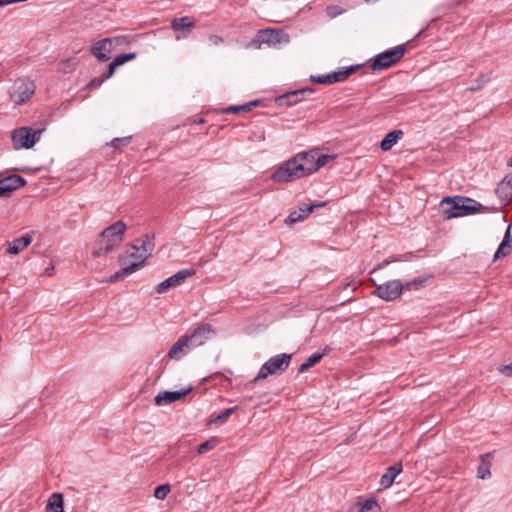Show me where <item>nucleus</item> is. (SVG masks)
I'll return each mask as SVG.
<instances>
[{
  "instance_id": "nucleus-1",
  "label": "nucleus",
  "mask_w": 512,
  "mask_h": 512,
  "mask_svg": "<svg viewBox=\"0 0 512 512\" xmlns=\"http://www.w3.org/2000/svg\"><path fill=\"white\" fill-rule=\"evenodd\" d=\"M334 158V155L319 154L316 150L299 152L273 167L270 178L278 184L294 182L313 174Z\"/></svg>"
},
{
  "instance_id": "nucleus-2",
  "label": "nucleus",
  "mask_w": 512,
  "mask_h": 512,
  "mask_svg": "<svg viewBox=\"0 0 512 512\" xmlns=\"http://www.w3.org/2000/svg\"><path fill=\"white\" fill-rule=\"evenodd\" d=\"M440 208L446 219H452L480 212L482 205L473 199L455 196L442 199Z\"/></svg>"
},
{
  "instance_id": "nucleus-3",
  "label": "nucleus",
  "mask_w": 512,
  "mask_h": 512,
  "mask_svg": "<svg viewBox=\"0 0 512 512\" xmlns=\"http://www.w3.org/2000/svg\"><path fill=\"white\" fill-rule=\"evenodd\" d=\"M126 229L123 221H117L106 228L100 235L93 255L101 256L114 250L122 242Z\"/></svg>"
},
{
  "instance_id": "nucleus-4",
  "label": "nucleus",
  "mask_w": 512,
  "mask_h": 512,
  "mask_svg": "<svg viewBox=\"0 0 512 512\" xmlns=\"http://www.w3.org/2000/svg\"><path fill=\"white\" fill-rule=\"evenodd\" d=\"M151 249L152 244L150 241H143L140 245H131L127 248L125 253L119 257V260L127 261L126 265H135L132 267V272L134 273L144 266Z\"/></svg>"
},
{
  "instance_id": "nucleus-5",
  "label": "nucleus",
  "mask_w": 512,
  "mask_h": 512,
  "mask_svg": "<svg viewBox=\"0 0 512 512\" xmlns=\"http://www.w3.org/2000/svg\"><path fill=\"white\" fill-rule=\"evenodd\" d=\"M290 360L291 354L286 353L271 357L262 365L258 375L254 378V382L261 381L269 375H276L284 372L289 367Z\"/></svg>"
},
{
  "instance_id": "nucleus-6",
  "label": "nucleus",
  "mask_w": 512,
  "mask_h": 512,
  "mask_svg": "<svg viewBox=\"0 0 512 512\" xmlns=\"http://www.w3.org/2000/svg\"><path fill=\"white\" fill-rule=\"evenodd\" d=\"M405 53L403 46H396L375 56L372 63L374 71L383 70L398 62Z\"/></svg>"
},
{
  "instance_id": "nucleus-7",
  "label": "nucleus",
  "mask_w": 512,
  "mask_h": 512,
  "mask_svg": "<svg viewBox=\"0 0 512 512\" xmlns=\"http://www.w3.org/2000/svg\"><path fill=\"white\" fill-rule=\"evenodd\" d=\"M35 92V85L28 79L15 81L10 92L11 98L16 104H23L28 101Z\"/></svg>"
},
{
  "instance_id": "nucleus-8",
  "label": "nucleus",
  "mask_w": 512,
  "mask_h": 512,
  "mask_svg": "<svg viewBox=\"0 0 512 512\" xmlns=\"http://www.w3.org/2000/svg\"><path fill=\"white\" fill-rule=\"evenodd\" d=\"M11 139L15 149H29L33 147L38 137L37 133L32 128L22 127L12 132Z\"/></svg>"
},
{
  "instance_id": "nucleus-9",
  "label": "nucleus",
  "mask_w": 512,
  "mask_h": 512,
  "mask_svg": "<svg viewBox=\"0 0 512 512\" xmlns=\"http://www.w3.org/2000/svg\"><path fill=\"white\" fill-rule=\"evenodd\" d=\"M194 273L195 271L190 269L180 270L174 275L168 277L167 279L157 284L155 286V292L158 294L166 293L170 289L182 285L189 277L193 276Z\"/></svg>"
},
{
  "instance_id": "nucleus-10",
  "label": "nucleus",
  "mask_w": 512,
  "mask_h": 512,
  "mask_svg": "<svg viewBox=\"0 0 512 512\" xmlns=\"http://www.w3.org/2000/svg\"><path fill=\"white\" fill-rule=\"evenodd\" d=\"M403 291V284L399 280H390L376 287L375 294L385 300H396Z\"/></svg>"
},
{
  "instance_id": "nucleus-11",
  "label": "nucleus",
  "mask_w": 512,
  "mask_h": 512,
  "mask_svg": "<svg viewBox=\"0 0 512 512\" xmlns=\"http://www.w3.org/2000/svg\"><path fill=\"white\" fill-rule=\"evenodd\" d=\"M216 334L215 328L211 324H202L195 328L188 336V340L193 348L204 345L212 336Z\"/></svg>"
},
{
  "instance_id": "nucleus-12",
  "label": "nucleus",
  "mask_w": 512,
  "mask_h": 512,
  "mask_svg": "<svg viewBox=\"0 0 512 512\" xmlns=\"http://www.w3.org/2000/svg\"><path fill=\"white\" fill-rule=\"evenodd\" d=\"M192 386H188L179 391H160L154 398L157 406H166L183 399L192 391Z\"/></svg>"
},
{
  "instance_id": "nucleus-13",
  "label": "nucleus",
  "mask_w": 512,
  "mask_h": 512,
  "mask_svg": "<svg viewBox=\"0 0 512 512\" xmlns=\"http://www.w3.org/2000/svg\"><path fill=\"white\" fill-rule=\"evenodd\" d=\"M354 66L335 71L322 76H311V81L318 84H332L346 80L349 75L355 70Z\"/></svg>"
},
{
  "instance_id": "nucleus-14",
  "label": "nucleus",
  "mask_w": 512,
  "mask_h": 512,
  "mask_svg": "<svg viewBox=\"0 0 512 512\" xmlns=\"http://www.w3.org/2000/svg\"><path fill=\"white\" fill-rule=\"evenodd\" d=\"M26 181L19 175H9L0 179V197H8L10 194L23 187Z\"/></svg>"
},
{
  "instance_id": "nucleus-15",
  "label": "nucleus",
  "mask_w": 512,
  "mask_h": 512,
  "mask_svg": "<svg viewBox=\"0 0 512 512\" xmlns=\"http://www.w3.org/2000/svg\"><path fill=\"white\" fill-rule=\"evenodd\" d=\"M194 27L195 21L187 16L171 20V28L177 33L176 40L187 38Z\"/></svg>"
},
{
  "instance_id": "nucleus-16",
  "label": "nucleus",
  "mask_w": 512,
  "mask_h": 512,
  "mask_svg": "<svg viewBox=\"0 0 512 512\" xmlns=\"http://www.w3.org/2000/svg\"><path fill=\"white\" fill-rule=\"evenodd\" d=\"M192 349H194L189 340L188 336L182 335L178 338V340L172 345L168 352V356L170 359L179 360L185 355H187Z\"/></svg>"
},
{
  "instance_id": "nucleus-17",
  "label": "nucleus",
  "mask_w": 512,
  "mask_h": 512,
  "mask_svg": "<svg viewBox=\"0 0 512 512\" xmlns=\"http://www.w3.org/2000/svg\"><path fill=\"white\" fill-rule=\"evenodd\" d=\"M312 93L313 89L311 88L294 90L278 97L277 103L279 105H296L304 99L305 95H310Z\"/></svg>"
},
{
  "instance_id": "nucleus-18",
  "label": "nucleus",
  "mask_w": 512,
  "mask_h": 512,
  "mask_svg": "<svg viewBox=\"0 0 512 512\" xmlns=\"http://www.w3.org/2000/svg\"><path fill=\"white\" fill-rule=\"evenodd\" d=\"M113 47L108 38L95 42L91 47V54L100 61H107L111 57Z\"/></svg>"
},
{
  "instance_id": "nucleus-19",
  "label": "nucleus",
  "mask_w": 512,
  "mask_h": 512,
  "mask_svg": "<svg viewBox=\"0 0 512 512\" xmlns=\"http://www.w3.org/2000/svg\"><path fill=\"white\" fill-rule=\"evenodd\" d=\"M324 205V203L302 204L297 210H294L289 214L286 219V223L290 225L300 222L310 213H312L315 208L322 207Z\"/></svg>"
},
{
  "instance_id": "nucleus-20",
  "label": "nucleus",
  "mask_w": 512,
  "mask_h": 512,
  "mask_svg": "<svg viewBox=\"0 0 512 512\" xmlns=\"http://www.w3.org/2000/svg\"><path fill=\"white\" fill-rule=\"evenodd\" d=\"M259 41L268 45H276L288 41V35L279 30L266 29L258 34Z\"/></svg>"
},
{
  "instance_id": "nucleus-21",
  "label": "nucleus",
  "mask_w": 512,
  "mask_h": 512,
  "mask_svg": "<svg viewBox=\"0 0 512 512\" xmlns=\"http://www.w3.org/2000/svg\"><path fill=\"white\" fill-rule=\"evenodd\" d=\"M33 241L31 234H25L19 238L13 239L8 242L5 248V253L17 255L27 248Z\"/></svg>"
},
{
  "instance_id": "nucleus-22",
  "label": "nucleus",
  "mask_w": 512,
  "mask_h": 512,
  "mask_svg": "<svg viewBox=\"0 0 512 512\" xmlns=\"http://www.w3.org/2000/svg\"><path fill=\"white\" fill-rule=\"evenodd\" d=\"M511 229H512V224H509L506 229L504 238L494 254V259H498V258L507 256L511 253V251H512Z\"/></svg>"
},
{
  "instance_id": "nucleus-23",
  "label": "nucleus",
  "mask_w": 512,
  "mask_h": 512,
  "mask_svg": "<svg viewBox=\"0 0 512 512\" xmlns=\"http://www.w3.org/2000/svg\"><path fill=\"white\" fill-rule=\"evenodd\" d=\"M45 512H65L64 497L62 493H52L46 503Z\"/></svg>"
},
{
  "instance_id": "nucleus-24",
  "label": "nucleus",
  "mask_w": 512,
  "mask_h": 512,
  "mask_svg": "<svg viewBox=\"0 0 512 512\" xmlns=\"http://www.w3.org/2000/svg\"><path fill=\"white\" fill-rule=\"evenodd\" d=\"M401 471L402 465L400 463L387 468L386 472L381 476L380 485L383 488H389Z\"/></svg>"
},
{
  "instance_id": "nucleus-25",
  "label": "nucleus",
  "mask_w": 512,
  "mask_h": 512,
  "mask_svg": "<svg viewBox=\"0 0 512 512\" xmlns=\"http://www.w3.org/2000/svg\"><path fill=\"white\" fill-rule=\"evenodd\" d=\"M404 135L402 130H393L386 134L380 143L382 151H389Z\"/></svg>"
},
{
  "instance_id": "nucleus-26",
  "label": "nucleus",
  "mask_w": 512,
  "mask_h": 512,
  "mask_svg": "<svg viewBox=\"0 0 512 512\" xmlns=\"http://www.w3.org/2000/svg\"><path fill=\"white\" fill-rule=\"evenodd\" d=\"M497 195L505 201L512 196V176H506L496 188Z\"/></svg>"
},
{
  "instance_id": "nucleus-27",
  "label": "nucleus",
  "mask_w": 512,
  "mask_h": 512,
  "mask_svg": "<svg viewBox=\"0 0 512 512\" xmlns=\"http://www.w3.org/2000/svg\"><path fill=\"white\" fill-rule=\"evenodd\" d=\"M489 454H485V455H482L481 456V462L478 466V470H477V477L479 479H487L490 477L491 475V472H490V468H491V462L489 460Z\"/></svg>"
},
{
  "instance_id": "nucleus-28",
  "label": "nucleus",
  "mask_w": 512,
  "mask_h": 512,
  "mask_svg": "<svg viewBox=\"0 0 512 512\" xmlns=\"http://www.w3.org/2000/svg\"><path fill=\"white\" fill-rule=\"evenodd\" d=\"M119 263L121 266V270H119L116 273H114L113 275H111L109 277V279L107 280L108 282H115L120 279H124L125 277H127L128 275L133 273L132 267H134L135 265H126L127 261H124V260H119Z\"/></svg>"
},
{
  "instance_id": "nucleus-29",
  "label": "nucleus",
  "mask_w": 512,
  "mask_h": 512,
  "mask_svg": "<svg viewBox=\"0 0 512 512\" xmlns=\"http://www.w3.org/2000/svg\"><path fill=\"white\" fill-rule=\"evenodd\" d=\"M325 352H315L310 355L299 367V372H304L309 368L313 367L315 364L320 362V360L325 356Z\"/></svg>"
},
{
  "instance_id": "nucleus-30",
  "label": "nucleus",
  "mask_w": 512,
  "mask_h": 512,
  "mask_svg": "<svg viewBox=\"0 0 512 512\" xmlns=\"http://www.w3.org/2000/svg\"><path fill=\"white\" fill-rule=\"evenodd\" d=\"M136 53L132 52V53H126V54H120V55H117L113 60H112V63L116 66V67H119L129 61H132L136 58Z\"/></svg>"
},
{
  "instance_id": "nucleus-31",
  "label": "nucleus",
  "mask_w": 512,
  "mask_h": 512,
  "mask_svg": "<svg viewBox=\"0 0 512 512\" xmlns=\"http://www.w3.org/2000/svg\"><path fill=\"white\" fill-rule=\"evenodd\" d=\"M171 489L168 484H162L155 488L154 496L158 500H164L167 495L170 493Z\"/></svg>"
},
{
  "instance_id": "nucleus-32",
  "label": "nucleus",
  "mask_w": 512,
  "mask_h": 512,
  "mask_svg": "<svg viewBox=\"0 0 512 512\" xmlns=\"http://www.w3.org/2000/svg\"><path fill=\"white\" fill-rule=\"evenodd\" d=\"M216 444H217V440L214 438H211V439L205 441L204 443L200 444L198 446L197 452L199 454H204L208 450H212L213 448H215Z\"/></svg>"
},
{
  "instance_id": "nucleus-33",
  "label": "nucleus",
  "mask_w": 512,
  "mask_h": 512,
  "mask_svg": "<svg viewBox=\"0 0 512 512\" xmlns=\"http://www.w3.org/2000/svg\"><path fill=\"white\" fill-rule=\"evenodd\" d=\"M108 39L111 41L113 50L124 47L129 43L127 37H125V36H117V37H112V38H108Z\"/></svg>"
},
{
  "instance_id": "nucleus-34",
  "label": "nucleus",
  "mask_w": 512,
  "mask_h": 512,
  "mask_svg": "<svg viewBox=\"0 0 512 512\" xmlns=\"http://www.w3.org/2000/svg\"><path fill=\"white\" fill-rule=\"evenodd\" d=\"M377 508V503L373 500H369L363 504L359 512H376Z\"/></svg>"
},
{
  "instance_id": "nucleus-35",
  "label": "nucleus",
  "mask_w": 512,
  "mask_h": 512,
  "mask_svg": "<svg viewBox=\"0 0 512 512\" xmlns=\"http://www.w3.org/2000/svg\"><path fill=\"white\" fill-rule=\"evenodd\" d=\"M130 141V137H122V138H114L112 141H111V145L114 147V148H119L121 145H126L128 144Z\"/></svg>"
},
{
  "instance_id": "nucleus-36",
  "label": "nucleus",
  "mask_w": 512,
  "mask_h": 512,
  "mask_svg": "<svg viewBox=\"0 0 512 512\" xmlns=\"http://www.w3.org/2000/svg\"><path fill=\"white\" fill-rule=\"evenodd\" d=\"M236 408L232 407V408H227L225 410H223L215 419V421H224L227 417H229L234 411H235Z\"/></svg>"
},
{
  "instance_id": "nucleus-37",
  "label": "nucleus",
  "mask_w": 512,
  "mask_h": 512,
  "mask_svg": "<svg viewBox=\"0 0 512 512\" xmlns=\"http://www.w3.org/2000/svg\"><path fill=\"white\" fill-rule=\"evenodd\" d=\"M117 67L111 62L109 64V67H108V71L106 74H104V76L100 79L99 81V84H102L105 80L109 79L110 77L113 76L114 72H115V69Z\"/></svg>"
},
{
  "instance_id": "nucleus-38",
  "label": "nucleus",
  "mask_w": 512,
  "mask_h": 512,
  "mask_svg": "<svg viewBox=\"0 0 512 512\" xmlns=\"http://www.w3.org/2000/svg\"><path fill=\"white\" fill-rule=\"evenodd\" d=\"M246 107H249V105H242V106H230L223 110V113H236L240 110H244Z\"/></svg>"
},
{
  "instance_id": "nucleus-39",
  "label": "nucleus",
  "mask_w": 512,
  "mask_h": 512,
  "mask_svg": "<svg viewBox=\"0 0 512 512\" xmlns=\"http://www.w3.org/2000/svg\"><path fill=\"white\" fill-rule=\"evenodd\" d=\"M499 371L506 376H511L512 375V362L500 367Z\"/></svg>"
},
{
  "instance_id": "nucleus-40",
  "label": "nucleus",
  "mask_w": 512,
  "mask_h": 512,
  "mask_svg": "<svg viewBox=\"0 0 512 512\" xmlns=\"http://www.w3.org/2000/svg\"><path fill=\"white\" fill-rule=\"evenodd\" d=\"M489 80L488 76L487 75H481V83L478 84L477 86H472L470 88H468L469 91H476V90H479L483 84L487 83Z\"/></svg>"
},
{
  "instance_id": "nucleus-41",
  "label": "nucleus",
  "mask_w": 512,
  "mask_h": 512,
  "mask_svg": "<svg viewBox=\"0 0 512 512\" xmlns=\"http://www.w3.org/2000/svg\"><path fill=\"white\" fill-rule=\"evenodd\" d=\"M209 41L213 44V45H220L223 43V38L221 36H218V35H211L209 36Z\"/></svg>"
},
{
  "instance_id": "nucleus-42",
  "label": "nucleus",
  "mask_w": 512,
  "mask_h": 512,
  "mask_svg": "<svg viewBox=\"0 0 512 512\" xmlns=\"http://www.w3.org/2000/svg\"><path fill=\"white\" fill-rule=\"evenodd\" d=\"M99 81H100V79H97V78H95V79L91 80V81L89 82V84H88V87H89V88H93V87H98V86H100L101 84H99Z\"/></svg>"
},
{
  "instance_id": "nucleus-43",
  "label": "nucleus",
  "mask_w": 512,
  "mask_h": 512,
  "mask_svg": "<svg viewBox=\"0 0 512 512\" xmlns=\"http://www.w3.org/2000/svg\"><path fill=\"white\" fill-rule=\"evenodd\" d=\"M45 272L48 276H52L54 274V266H49L45 269Z\"/></svg>"
},
{
  "instance_id": "nucleus-44",
  "label": "nucleus",
  "mask_w": 512,
  "mask_h": 512,
  "mask_svg": "<svg viewBox=\"0 0 512 512\" xmlns=\"http://www.w3.org/2000/svg\"><path fill=\"white\" fill-rule=\"evenodd\" d=\"M257 104H258L257 100H255L253 102H250V103L247 104V105H249V107H246L244 110H250L251 107L256 106Z\"/></svg>"
},
{
  "instance_id": "nucleus-45",
  "label": "nucleus",
  "mask_w": 512,
  "mask_h": 512,
  "mask_svg": "<svg viewBox=\"0 0 512 512\" xmlns=\"http://www.w3.org/2000/svg\"><path fill=\"white\" fill-rule=\"evenodd\" d=\"M203 121L204 120L201 118V119L198 120V123H203Z\"/></svg>"
},
{
  "instance_id": "nucleus-46",
  "label": "nucleus",
  "mask_w": 512,
  "mask_h": 512,
  "mask_svg": "<svg viewBox=\"0 0 512 512\" xmlns=\"http://www.w3.org/2000/svg\"><path fill=\"white\" fill-rule=\"evenodd\" d=\"M509 165L512 167V159L509 161Z\"/></svg>"
}]
</instances>
